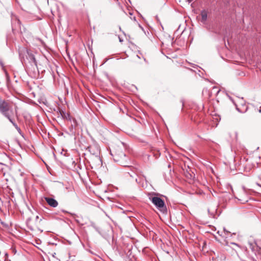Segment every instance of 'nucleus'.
I'll list each match as a JSON object with an SVG mask.
<instances>
[{"mask_svg":"<svg viewBox=\"0 0 261 261\" xmlns=\"http://www.w3.org/2000/svg\"><path fill=\"white\" fill-rule=\"evenodd\" d=\"M0 113L7 118L13 125L18 130H20V128L17 124L14 121L12 118L13 114L11 106L6 100L2 99L0 96Z\"/></svg>","mask_w":261,"mask_h":261,"instance_id":"nucleus-1","label":"nucleus"},{"mask_svg":"<svg viewBox=\"0 0 261 261\" xmlns=\"http://www.w3.org/2000/svg\"><path fill=\"white\" fill-rule=\"evenodd\" d=\"M158 195L159 194L156 193H150L148 194V199L160 212L163 214L166 213L167 209L165 203Z\"/></svg>","mask_w":261,"mask_h":261,"instance_id":"nucleus-2","label":"nucleus"},{"mask_svg":"<svg viewBox=\"0 0 261 261\" xmlns=\"http://www.w3.org/2000/svg\"><path fill=\"white\" fill-rule=\"evenodd\" d=\"M90 153L93 155L91 158V162L95 165H99L101 162L99 154L100 150L97 145H91L88 147Z\"/></svg>","mask_w":261,"mask_h":261,"instance_id":"nucleus-3","label":"nucleus"},{"mask_svg":"<svg viewBox=\"0 0 261 261\" xmlns=\"http://www.w3.org/2000/svg\"><path fill=\"white\" fill-rule=\"evenodd\" d=\"M111 154L116 162L119 163L122 166H128L125 163V159L126 158L125 154L122 151H114L113 153H111Z\"/></svg>","mask_w":261,"mask_h":261,"instance_id":"nucleus-4","label":"nucleus"},{"mask_svg":"<svg viewBox=\"0 0 261 261\" xmlns=\"http://www.w3.org/2000/svg\"><path fill=\"white\" fill-rule=\"evenodd\" d=\"M218 234L222 237L225 242V245L228 246L229 245L228 242L226 240L227 239L231 237L232 234H236L235 233H231L230 231L227 230L225 228H223V231L220 234V231L217 232Z\"/></svg>","mask_w":261,"mask_h":261,"instance_id":"nucleus-5","label":"nucleus"},{"mask_svg":"<svg viewBox=\"0 0 261 261\" xmlns=\"http://www.w3.org/2000/svg\"><path fill=\"white\" fill-rule=\"evenodd\" d=\"M236 198L238 199L239 201H240V203H245L248 202L249 198L248 195L246 194L244 189H243L240 192L239 194H238V196L236 197Z\"/></svg>","mask_w":261,"mask_h":261,"instance_id":"nucleus-6","label":"nucleus"},{"mask_svg":"<svg viewBox=\"0 0 261 261\" xmlns=\"http://www.w3.org/2000/svg\"><path fill=\"white\" fill-rule=\"evenodd\" d=\"M241 101L242 102H240V103L236 104V109L239 112L244 113L247 111L248 106L243 101V100H241Z\"/></svg>","mask_w":261,"mask_h":261,"instance_id":"nucleus-7","label":"nucleus"},{"mask_svg":"<svg viewBox=\"0 0 261 261\" xmlns=\"http://www.w3.org/2000/svg\"><path fill=\"white\" fill-rule=\"evenodd\" d=\"M130 172H128L127 174L129 175V176L132 178H135V181L137 182V178H136V176L138 175V170L136 168L130 166Z\"/></svg>","mask_w":261,"mask_h":261,"instance_id":"nucleus-8","label":"nucleus"},{"mask_svg":"<svg viewBox=\"0 0 261 261\" xmlns=\"http://www.w3.org/2000/svg\"><path fill=\"white\" fill-rule=\"evenodd\" d=\"M45 200L48 204L53 207H56L58 205V201L54 198L50 197H45Z\"/></svg>","mask_w":261,"mask_h":261,"instance_id":"nucleus-9","label":"nucleus"},{"mask_svg":"<svg viewBox=\"0 0 261 261\" xmlns=\"http://www.w3.org/2000/svg\"><path fill=\"white\" fill-rule=\"evenodd\" d=\"M201 22L203 23H205L207 18V12L206 10H202L201 11Z\"/></svg>","mask_w":261,"mask_h":261,"instance_id":"nucleus-10","label":"nucleus"},{"mask_svg":"<svg viewBox=\"0 0 261 261\" xmlns=\"http://www.w3.org/2000/svg\"><path fill=\"white\" fill-rule=\"evenodd\" d=\"M29 59L30 60V62L33 63L37 67V61L34 57V56L32 54H29Z\"/></svg>","mask_w":261,"mask_h":261,"instance_id":"nucleus-11","label":"nucleus"},{"mask_svg":"<svg viewBox=\"0 0 261 261\" xmlns=\"http://www.w3.org/2000/svg\"><path fill=\"white\" fill-rule=\"evenodd\" d=\"M27 225L28 227L30 229V230L33 231L36 230V227L32 225V222L31 220H28L27 221Z\"/></svg>","mask_w":261,"mask_h":261,"instance_id":"nucleus-12","label":"nucleus"},{"mask_svg":"<svg viewBox=\"0 0 261 261\" xmlns=\"http://www.w3.org/2000/svg\"><path fill=\"white\" fill-rule=\"evenodd\" d=\"M71 121H72V126L75 127L77 125L76 120L74 118H72Z\"/></svg>","mask_w":261,"mask_h":261,"instance_id":"nucleus-13","label":"nucleus"},{"mask_svg":"<svg viewBox=\"0 0 261 261\" xmlns=\"http://www.w3.org/2000/svg\"><path fill=\"white\" fill-rule=\"evenodd\" d=\"M194 175L193 174H191L189 173H188L187 174H186L187 177L190 179L193 178L194 177Z\"/></svg>","mask_w":261,"mask_h":261,"instance_id":"nucleus-14","label":"nucleus"},{"mask_svg":"<svg viewBox=\"0 0 261 261\" xmlns=\"http://www.w3.org/2000/svg\"><path fill=\"white\" fill-rule=\"evenodd\" d=\"M65 117H66V118L67 120L71 121V119L72 118L71 117V116L69 114H67Z\"/></svg>","mask_w":261,"mask_h":261,"instance_id":"nucleus-15","label":"nucleus"},{"mask_svg":"<svg viewBox=\"0 0 261 261\" xmlns=\"http://www.w3.org/2000/svg\"><path fill=\"white\" fill-rule=\"evenodd\" d=\"M17 22H18V24L20 25V22L19 20H17Z\"/></svg>","mask_w":261,"mask_h":261,"instance_id":"nucleus-16","label":"nucleus"},{"mask_svg":"<svg viewBox=\"0 0 261 261\" xmlns=\"http://www.w3.org/2000/svg\"><path fill=\"white\" fill-rule=\"evenodd\" d=\"M230 244H233V245H237L236 243H230Z\"/></svg>","mask_w":261,"mask_h":261,"instance_id":"nucleus-17","label":"nucleus"},{"mask_svg":"<svg viewBox=\"0 0 261 261\" xmlns=\"http://www.w3.org/2000/svg\"><path fill=\"white\" fill-rule=\"evenodd\" d=\"M259 112L261 113V109L259 110Z\"/></svg>","mask_w":261,"mask_h":261,"instance_id":"nucleus-18","label":"nucleus"},{"mask_svg":"<svg viewBox=\"0 0 261 261\" xmlns=\"http://www.w3.org/2000/svg\"><path fill=\"white\" fill-rule=\"evenodd\" d=\"M15 113H16V114L17 115V110L16 109H15Z\"/></svg>","mask_w":261,"mask_h":261,"instance_id":"nucleus-19","label":"nucleus"},{"mask_svg":"<svg viewBox=\"0 0 261 261\" xmlns=\"http://www.w3.org/2000/svg\"><path fill=\"white\" fill-rule=\"evenodd\" d=\"M119 41H120V42H121V41H122L121 39H119Z\"/></svg>","mask_w":261,"mask_h":261,"instance_id":"nucleus-20","label":"nucleus"},{"mask_svg":"<svg viewBox=\"0 0 261 261\" xmlns=\"http://www.w3.org/2000/svg\"><path fill=\"white\" fill-rule=\"evenodd\" d=\"M190 2H191V0H188Z\"/></svg>","mask_w":261,"mask_h":261,"instance_id":"nucleus-21","label":"nucleus"}]
</instances>
